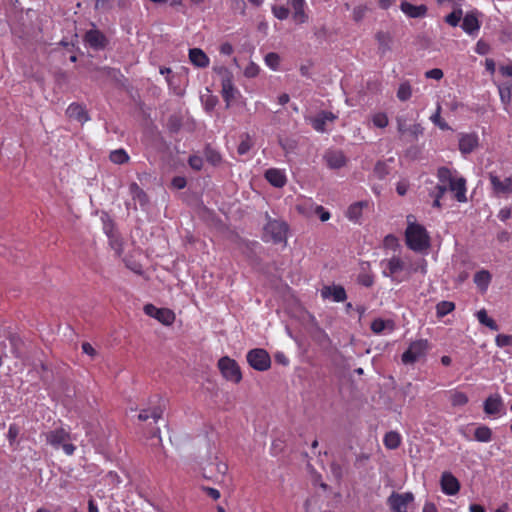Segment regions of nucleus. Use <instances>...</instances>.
<instances>
[{
    "label": "nucleus",
    "instance_id": "obj_17",
    "mask_svg": "<svg viewBox=\"0 0 512 512\" xmlns=\"http://www.w3.org/2000/svg\"><path fill=\"white\" fill-rule=\"evenodd\" d=\"M336 119L337 115L334 113L330 111H321L315 117L310 118V123L317 132L323 133L326 131V124L328 122H333Z\"/></svg>",
    "mask_w": 512,
    "mask_h": 512
},
{
    "label": "nucleus",
    "instance_id": "obj_4",
    "mask_svg": "<svg viewBox=\"0 0 512 512\" xmlns=\"http://www.w3.org/2000/svg\"><path fill=\"white\" fill-rule=\"evenodd\" d=\"M430 349V344L427 339H418L412 341L407 350L402 354L401 360L403 364H414L417 361L425 358Z\"/></svg>",
    "mask_w": 512,
    "mask_h": 512
},
{
    "label": "nucleus",
    "instance_id": "obj_45",
    "mask_svg": "<svg viewBox=\"0 0 512 512\" xmlns=\"http://www.w3.org/2000/svg\"><path fill=\"white\" fill-rule=\"evenodd\" d=\"M371 120L373 125L377 128H385L389 123L388 116L383 112L373 114Z\"/></svg>",
    "mask_w": 512,
    "mask_h": 512
},
{
    "label": "nucleus",
    "instance_id": "obj_13",
    "mask_svg": "<svg viewBox=\"0 0 512 512\" xmlns=\"http://www.w3.org/2000/svg\"><path fill=\"white\" fill-rule=\"evenodd\" d=\"M489 180L492 185L493 192L497 196L509 195L512 193V178L506 177L502 180L497 175L490 173Z\"/></svg>",
    "mask_w": 512,
    "mask_h": 512
},
{
    "label": "nucleus",
    "instance_id": "obj_38",
    "mask_svg": "<svg viewBox=\"0 0 512 512\" xmlns=\"http://www.w3.org/2000/svg\"><path fill=\"white\" fill-rule=\"evenodd\" d=\"M450 402L452 406H464L468 403V396L460 391H450Z\"/></svg>",
    "mask_w": 512,
    "mask_h": 512
},
{
    "label": "nucleus",
    "instance_id": "obj_20",
    "mask_svg": "<svg viewBox=\"0 0 512 512\" xmlns=\"http://www.w3.org/2000/svg\"><path fill=\"white\" fill-rule=\"evenodd\" d=\"M484 412L488 415H503V401L500 395H491L484 401Z\"/></svg>",
    "mask_w": 512,
    "mask_h": 512
},
{
    "label": "nucleus",
    "instance_id": "obj_8",
    "mask_svg": "<svg viewBox=\"0 0 512 512\" xmlns=\"http://www.w3.org/2000/svg\"><path fill=\"white\" fill-rule=\"evenodd\" d=\"M414 501L412 492L392 494L387 498V504L391 512H408V506Z\"/></svg>",
    "mask_w": 512,
    "mask_h": 512
},
{
    "label": "nucleus",
    "instance_id": "obj_49",
    "mask_svg": "<svg viewBox=\"0 0 512 512\" xmlns=\"http://www.w3.org/2000/svg\"><path fill=\"white\" fill-rule=\"evenodd\" d=\"M368 11V7L366 5H358L354 7L352 11V18L355 22H360L365 17Z\"/></svg>",
    "mask_w": 512,
    "mask_h": 512
},
{
    "label": "nucleus",
    "instance_id": "obj_39",
    "mask_svg": "<svg viewBox=\"0 0 512 512\" xmlns=\"http://www.w3.org/2000/svg\"><path fill=\"white\" fill-rule=\"evenodd\" d=\"M109 158L115 164H124L128 162L129 155L124 149H117L110 153Z\"/></svg>",
    "mask_w": 512,
    "mask_h": 512
},
{
    "label": "nucleus",
    "instance_id": "obj_51",
    "mask_svg": "<svg viewBox=\"0 0 512 512\" xmlns=\"http://www.w3.org/2000/svg\"><path fill=\"white\" fill-rule=\"evenodd\" d=\"M383 245L385 248L395 251L399 247V242L396 236L389 234L384 238Z\"/></svg>",
    "mask_w": 512,
    "mask_h": 512
},
{
    "label": "nucleus",
    "instance_id": "obj_32",
    "mask_svg": "<svg viewBox=\"0 0 512 512\" xmlns=\"http://www.w3.org/2000/svg\"><path fill=\"white\" fill-rule=\"evenodd\" d=\"M452 8L453 11L445 16V22L452 27H456L459 25L461 19H463V10L462 6H455Z\"/></svg>",
    "mask_w": 512,
    "mask_h": 512
},
{
    "label": "nucleus",
    "instance_id": "obj_9",
    "mask_svg": "<svg viewBox=\"0 0 512 512\" xmlns=\"http://www.w3.org/2000/svg\"><path fill=\"white\" fill-rule=\"evenodd\" d=\"M144 313L163 325H171L175 321V313L168 308H158L153 304H146L143 308Z\"/></svg>",
    "mask_w": 512,
    "mask_h": 512
},
{
    "label": "nucleus",
    "instance_id": "obj_55",
    "mask_svg": "<svg viewBox=\"0 0 512 512\" xmlns=\"http://www.w3.org/2000/svg\"><path fill=\"white\" fill-rule=\"evenodd\" d=\"M425 77L434 80H441L443 78V71L439 68H434L426 71Z\"/></svg>",
    "mask_w": 512,
    "mask_h": 512
},
{
    "label": "nucleus",
    "instance_id": "obj_63",
    "mask_svg": "<svg viewBox=\"0 0 512 512\" xmlns=\"http://www.w3.org/2000/svg\"><path fill=\"white\" fill-rule=\"evenodd\" d=\"M172 184L177 189H183L186 186V180L183 177H175Z\"/></svg>",
    "mask_w": 512,
    "mask_h": 512
},
{
    "label": "nucleus",
    "instance_id": "obj_56",
    "mask_svg": "<svg viewBox=\"0 0 512 512\" xmlns=\"http://www.w3.org/2000/svg\"><path fill=\"white\" fill-rule=\"evenodd\" d=\"M188 162L190 167L193 168L194 170H201L203 166L202 158L196 155L190 156Z\"/></svg>",
    "mask_w": 512,
    "mask_h": 512
},
{
    "label": "nucleus",
    "instance_id": "obj_36",
    "mask_svg": "<svg viewBox=\"0 0 512 512\" xmlns=\"http://www.w3.org/2000/svg\"><path fill=\"white\" fill-rule=\"evenodd\" d=\"M376 39L379 45V51L381 54H385L391 49V37L389 34L384 32H378L376 35Z\"/></svg>",
    "mask_w": 512,
    "mask_h": 512
},
{
    "label": "nucleus",
    "instance_id": "obj_10",
    "mask_svg": "<svg viewBox=\"0 0 512 512\" xmlns=\"http://www.w3.org/2000/svg\"><path fill=\"white\" fill-rule=\"evenodd\" d=\"M287 229L286 223L278 220L269 221L264 228L265 235L270 236L274 243H281L286 240Z\"/></svg>",
    "mask_w": 512,
    "mask_h": 512
},
{
    "label": "nucleus",
    "instance_id": "obj_24",
    "mask_svg": "<svg viewBox=\"0 0 512 512\" xmlns=\"http://www.w3.org/2000/svg\"><path fill=\"white\" fill-rule=\"evenodd\" d=\"M458 202H466V180L463 177L457 176L451 185L448 187Z\"/></svg>",
    "mask_w": 512,
    "mask_h": 512
},
{
    "label": "nucleus",
    "instance_id": "obj_54",
    "mask_svg": "<svg viewBox=\"0 0 512 512\" xmlns=\"http://www.w3.org/2000/svg\"><path fill=\"white\" fill-rule=\"evenodd\" d=\"M250 148H251V139L248 135H246L240 142L237 151L240 155H244L250 150Z\"/></svg>",
    "mask_w": 512,
    "mask_h": 512
},
{
    "label": "nucleus",
    "instance_id": "obj_7",
    "mask_svg": "<svg viewBox=\"0 0 512 512\" xmlns=\"http://www.w3.org/2000/svg\"><path fill=\"white\" fill-rule=\"evenodd\" d=\"M247 362L258 371H266L271 366V358L268 352L262 348L252 349L247 353Z\"/></svg>",
    "mask_w": 512,
    "mask_h": 512
},
{
    "label": "nucleus",
    "instance_id": "obj_28",
    "mask_svg": "<svg viewBox=\"0 0 512 512\" xmlns=\"http://www.w3.org/2000/svg\"><path fill=\"white\" fill-rule=\"evenodd\" d=\"M306 206H309L310 209L313 208L314 212L319 216V218L322 222L328 221L331 217L330 212L327 211L323 206L314 205V203L311 201H308V202H305L304 204L299 205L298 210L301 213L308 214V212L306 211Z\"/></svg>",
    "mask_w": 512,
    "mask_h": 512
},
{
    "label": "nucleus",
    "instance_id": "obj_50",
    "mask_svg": "<svg viewBox=\"0 0 512 512\" xmlns=\"http://www.w3.org/2000/svg\"><path fill=\"white\" fill-rule=\"evenodd\" d=\"M495 343L498 347L512 346V336L506 334H498L495 338Z\"/></svg>",
    "mask_w": 512,
    "mask_h": 512
},
{
    "label": "nucleus",
    "instance_id": "obj_19",
    "mask_svg": "<svg viewBox=\"0 0 512 512\" xmlns=\"http://www.w3.org/2000/svg\"><path fill=\"white\" fill-rule=\"evenodd\" d=\"M85 42L95 50L104 49L107 44L105 35L99 30L92 29L86 32Z\"/></svg>",
    "mask_w": 512,
    "mask_h": 512
},
{
    "label": "nucleus",
    "instance_id": "obj_3",
    "mask_svg": "<svg viewBox=\"0 0 512 512\" xmlns=\"http://www.w3.org/2000/svg\"><path fill=\"white\" fill-rule=\"evenodd\" d=\"M40 436L44 438L47 445L55 450L61 449L67 456H72L76 451V446L72 443L74 439L72 434L63 426L43 432Z\"/></svg>",
    "mask_w": 512,
    "mask_h": 512
},
{
    "label": "nucleus",
    "instance_id": "obj_34",
    "mask_svg": "<svg viewBox=\"0 0 512 512\" xmlns=\"http://www.w3.org/2000/svg\"><path fill=\"white\" fill-rule=\"evenodd\" d=\"M384 445L388 449H396L401 443V436L395 431H390L385 434L383 439Z\"/></svg>",
    "mask_w": 512,
    "mask_h": 512
},
{
    "label": "nucleus",
    "instance_id": "obj_52",
    "mask_svg": "<svg viewBox=\"0 0 512 512\" xmlns=\"http://www.w3.org/2000/svg\"><path fill=\"white\" fill-rule=\"evenodd\" d=\"M447 189L448 188L446 185L437 184L432 190H430L429 196L431 198L441 199L444 196V194L446 193Z\"/></svg>",
    "mask_w": 512,
    "mask_h": 512
},
{
    "label": "nucleus",
    "instance_id": "obj_11",
    "mask_svg": "<svg viewBox=\"0 0 512 512\" xmlns=\"http://www.w3.org/2000/svg\"><path fill=\"white\" fill-rule=\"evenodd\" d=\"M478 16L479 12L477 10L470 11L463 16L461 28L468 35L475 36L478 34L481 28Z\"/></svg>",
    "mask_w": 512,
    "mask_h": 512
},
{
    "label": "nucleus",
    "instance_id": "obj_14",
    "mask_svg": "<svg viewBox=\"0 0 512 512\" xmlns=\"http://www.w3.org/2000/svg\"><path fill=\"white\" fill-rule=\"evenodd\" d=\"M458 138L459 150L463 155L472 153L479 145V137L476 133H460Z\"/></svg>",
    "mask_w": 512,
    "mask_h": 512
},
{
    "label": "nucleus",
    "instance_id": "obj_37",
    "mask_svg": "<svg viewBox=\"0 0 512 512\" xmlns=\"http://www.w3.org/2000/svg\"><path fill=\"white\" fill-rule=\"evenodd\" d=\"M163 409L161 407H155L151 411L143 410L138 414V419L140 421H146L149 418L154 419V421H157L162 417Z\"/></svg>",
    "mask_w": 512,
    "mask_h": 512
},
{
    "label": "nucleus",
    "instance_id": "obj_2",
    "mask_svg": "<svg viewBox=\"0 0 512 512\" xmlns=\"http://www.w3.org/2000/svg\"><path fill=\"white\" fill-rule=\"evenodd\" d=\"M407 228L405 230V242L409 249L415 252H422L430 246V236L426 228L416 222L414 215L406 217Z\"/></svg>",
    "mask_w": 512,
    "mask_h": 512
},
{
    "label": "nucleus",
    "instance_id": "obj_40",
    "mask_svg": "<svg viewBox=\"0 0 512 512\" xmlns=\"http://www.w3.org/2000/svg\"><path fill=\"white\" fill-rule=\"evenodd\" d=\"M455 309V304L450 301H441L436 305L438 317H444Z\"/></svg>",
    "mask_w": 512,
    "mask_h": 512
},
{
    "label": "nucleus",
    "instance_id": "obj_43",
    "mask_svg": "<svg viewBox=\"0 0 512 512\" xmlns=\"http://www.w3.org/2000/svg\"><path fill=\"white\" fill-rule=\"evenodd\" d=\"M129 191L133 199L138 200L140 204H144L146 202V194L137 183H131Z\"/></svg>",
    "mask_w": 512,
    "mask_h": 512
},
{
    "label": "nucleus",
    "instance_id": "obj_58",
    "mask_svg": "<svg viewBox=\"0 0 512 512\" xmlns=\"http://www.w3.org/2000/svg\"><path fill=\"white\" fill-rule=\"evenodd\" d=\"M489 50V47L488 45L482 41V40H479L476 44V47H475V52L480 54V55H485Z\"/></svg>",
    "mask_w": 512,
    "mask_h": 512
},
{
    "label": "nucleus",
    "instance_id": "obj_48",
    "mask_svg": "<svg viewBox=\"0 0 512 512\" xmlns=\"http://www.w3.org/2000/svg\"><path fill=\"white\" fill-rule=\"evenodd\" d=\"M266 65L272 70H277L280 64V57L277 53L270 52L265 56Z\"/></svg>",
    "mask_w": 512,
    "mask_h": 512
},
{
    "label": "nucleus",
    "instance_id": "obj_12",
    "mask_svg": "<svg viewBox=\"0 0 512 512\" xmlns=\"http://www.w3.org/2000/svg\"><path fill=\"white\" fill-rule=\"evenodd\" d=\"M441 490L449 496L456 495L460 490L459 480L451 472H443L440 478Z\"/></svg>",
    "mask_w": 512,
    "mask_h": 512
},
{
    "label": "nucleus",
    "instance_id": "obj_21",
    "mask_svg": "<svg viewBox=\"0 0 512 512\" xmlns=\"http://www.w3.org/2000/svg\"><path fill=\"white\" fill-rule=\"evenodd\" d=\"M321 296L323 299L331 298L334 302H343L347 298L345 289L340 285L324 286Z\"/></svg>",
    "mask_w": 512,
    "mask_h": 512
},
{
    "label": "nucleus",
    "instance_id": "obj_23",
    "mask_svg": "<svg viewBox=\"0 0 512 512\" xmlns=\"http://www.w3.org/2000/svg\"><path fill=\"white\" fill-rule=\"evenodd\" d=\"M397 128L400 134H409L414 139H417L423 133V127L420 124L408 125L403 118H397Z\"/></svg>",
    "mask_w": 512,
    "mask_h": 512
},
{
    "label": "nucleus",
    "instance_id": "obj_60",
    "mask_svg": "<svg viewBox=\"0 0 512 512\" xmlns=\"http://www.w3.org/2000/svg\"><path fill=\"white\" fill-rule=\"evenodd\" d=\"M206 494L211 497L213 500H218L221 496L220 494V491L215 489V488H212V487H203L202 488Z\"/></svg>",
    "mask_w": 512,
    "mask_h": 512
},
{
    "label": "nucleus",
    "instance_id": "obj_16",
    "mask_svg": "<svg viewBox=\"0 0 512 512\" xmlns=\"http://www.w3.org/2000/svg\"><path fill=\"white\" fill-rule=\"evenodd\" d=\"M292 8V19L296 24H304L308 21L309 16L306 12L307 4L305 0H290Z\"/></svg>",
    "mask_w": 512,
    "mask_h": 512
},
{
    "label": "nucleus",
    "instance_id": "obj_25",
    "mask_svg": "<svg viewBox=\"0 0 512 512\" xmlns=\"http://www.w3.org/2000/svg\"><path fill=\"white\" fill-rule=\"evenodd\" d=\"M189 60L194 66L198 68H205L210 63L208 56L200 48H191L189 50Z\"/></svg>",
    "mask_w": 512,
    "mask_h": 512
},
{
    "label": "nucleus",
    "instance_id": "obj_15",
    "mask_svg": "<svg viewBox=\"0 0 512 512\" xmlns=\"http://www.w3.org/2000/svg\"><path fill=\"white\" fill-rule=\"evenodd\" d=\"M400 9L408 18L413 19L424 18L428 12V7L425 4L414 5L408 1H402Z\"/></svg>",
    "mask_w": 512,
    "mask_h": 512
},
{
    "label": "nucleus",
    "instance_id": "obj_42",
    "mask_svg": "<svg viewBox=\"0 0 512 512\" xmlns=\"http://www.w3.org/2000/svg\"><path fill=\"white\" fill-rule=\"evenodd\" d=\"M412 95V88L409 82L405 81L399 85L397 90V98L400 101H407Z\"/></svg>",
    "mask_w": 512,
    "mask_h": 512
},
{
    "label": "nucleus",
    "instance_id": "obj_27",
    "mask_svg": "<svg viewBox=\"0 0 512 512\" xmlns=\"http://www.w3.org/2000/svg\"><path fill=\"white\" fill-rule=\"evenodd\" d=\"M395 328V323L392 320H384L382 318L374 319L371 323V330L375 334H383L385 332H392Z\"/></svg>",
    "mask_w": 512,
    "mask_h": 512
},
{
    "label": "nucleus",
    "instance_id": "obj_61",
    "mask_svg": "<svg viewBox=\"0 0 512 512\" xmlns=\"http://www.w3.org/2000/svg\"><path fill=\"white\" fill-rule=\"evenodd\" d=\"M82 351L83 353L91 356V357H94L96 355V350L94 349V347L88 343V342H84L82 344Z\"/></svg>",
    "mask_w": 512,
    "mask_h": 512
},
{
    "label": "nucleus",
    "instance_id": "obj_1",
    "mask_svg": "<svg viewBox=\"0 0 512 512\" xmlns=\"http://www.w3.org/2000/svg\"><path fill=\"white\" fill-rule=\"evenodd\" d=\"M381 267L383 268L382 273L385 277L391 278L392 280L398 282L402 280L398 278V275L401 272H405L407 276L418 271H420L423 274L426 273V261L424 259H419L418 261L412 263L407 262L396 255L392 256L389 259L382 260Z\"/></svg>",
    "mask_w": 512,
    "mask_h": 512
},
{
    "label": "nucleus",
    "instance_id": "obj_59",
    "mask_svg": "<svg viewBox=\"0 0 512 512\" xmlns=\"http://www.w3.org/2000/svg\"><path fill=\"white\" fill-rule=\"evenodd\" d=\"M374 173H375L379 178H383V177L387 174V170H386V166H385V164H383V163H381V162H378V163L375 165Z\"/></svg>",
    "mask_w": 512,
    "mask_h": 512
},
{
    "label": "nucleus",
    "instance_id": "obj_64",
    "mask_svg": "<svg viewBox=\"0 0 512 512\" xmlns=\"http://www.w3.org/2000/svg\"><path fill=\"white\" fill-rule=\"evenodd\" d=\"M498 217L501 221H507L511 217V210L503 208L499 211Z\"/></svg>",
    "mask_w": 512,
    "mask_h": 512
},
{
    "label": "nucleus",
    "instance_id": "obj_22",
    "mask_svg": "<svg viewBox=\"0 0 512 512\" xmlns=\"http://www.w3.org/2000/svg\"><path fill=\"white\" fill-rule=\"evenodd\" d=\"M324 160L330 169H339L346 164V157L340 150H328Z\"/></svg>",
    "mask_w": 512,
    "mask_h": 512
},
{
    "label": "nucleus",
    "instance_id": "obj_57",
    "mask_svg": "<svg viewBox=\"0 0 512 512\" xmlns=\"http://www.w3.org/2000/svg\"><path fill=\"white\" fill-rule=\"evenodd\" d=\"M258 73L259 67L254 63H250L244 71L245 76L250 78L257 76Z\"/></svg>",
    "mask_w": 512,
    "mask_h": 512
},
{
    "label": "nucleus",
    "instance_id": "obj_18",
    "mask_svg": "<svg viewBox=\"0 0 512 512\" xmlns=\"http://www.w3.org/2000/svg\"><path fill=\"white\" fill-rule=\"evenodd\" d=\"M265 179L276 188H282L287 183L285 170L279 168H270L266 170Z\"/></svg>",
    "mask_w": 512,
    "mask_h": 512
},
{
    "label": "nucleus",
    "instance_id": "obj_31",
    "mask_svg": "<svg viewBox=\"0 0 512 512\" xmlns=\"http://www.w3.org/2000/svg\"><path fill=\"white\" fill-rule=\"evenodd\" d=\"M437 177L440 182L439 185H446L447 188L451 185V182L457 178L447 167H440L437 171Z\"/></svg>",
    "mask_w": 512,
    "mask_h": 512
},
{
    "label": "nucleus",
    "instance_id": "obj_5",
    "mask_svg": "<svg viewBox=\"0 0 512 512\" xmlns=\"http://www.w3.org/2000/svg\"><path fill=\"white\" fill-rule=\"evenodd\" d=\"M218 368L222 376L233 383H239L242 380V373L239 365L228 356H224L218 361Z\"/></svg>",
    "mask_w": 512,
    "mask_h": 512
},
{
    "label": "nucleus",
    "instance_id": "obj_62",
    "mask_svg": "<svg viewBox=\"0 0 512 512\" xmlns=\"http://www.w3.org/2000/svg\"><path fill=\"white\" fill-rule=\"evenodd\" d=\"M233 51H234L233 46L228 42L223 43L220 46V53L223 55H231L233 53Z\"/></svg>",
    "mask_w": 512,
    "mask_h": 512
},
{
    "label": "nucleus",
    "instance_id": "obj_29",
    "mask_svg": "<svg viewBox=\"0 0 512 512\" xmlns=\"http://www.w3.org/2000/svg\"><path fill=\"white\" fill-rule=\"evenodd\" d=\"M368 206V202L366 201H359L351 204L346 212V217L354 222L357 223L362 217L363 208Z\"/></svg>",
    "mask_w": 512,
    "mask_h": 512
},
{
    "label": "nucleus",
    "instance_id": "obj_35",
    "mask_svg": "<svg viewBox=\"0 0 512 512\" xmlns=\"http://www.w3.org/2000/svg\"><path fill=\"white\" fill-rule=\"evenodd\" d=\"M477 316V319L478 321L488 327L489 329L493 330V331H498L499 329V326L497 325V323L488 316L487 314V311L485 309H481L477 312L476 314Z\"/></svg>",
    "mask_w": 512,
    "mask_h": 512
},
{
    "label": "nucleus",
    "instance_id": "obj_30",
    "mask_svg": "<svg viewBox=\"0 0 512 512\" xmlns=\"http://www.w3.org/2000/svg\"><path fill=\"white\" fill-rule=\"evenodd\" d=\"M491 279V273L488 270L482 269L475 273L473 280L481 292H486L490 285Z\"/></svg>",
    "mask_w": 512,
    "mask_h": 512
},
{
    "label": "nucleus",
    "instance_id": "obj_33",
    "mask_svg": "<svg viewBox=\"0 0 512 512\" xmlns=\"http://www.w3.org/2000/svg\"><path fill=\"white\" fill-rule=\"evenodd\" d=\"M474 437L478 442L488 443L492 440V430L488 426L481 425L476 428Z\"/></svg>",
    "mask_w": 512,
    "mask_h": 512
},
{
    "label": "nucleus",
    "instance_id": "obj_41",
    "mask_svg": "<svg viewBox=\"0 0 512 512\" xmlns=\"http://www.w3.org/2000/svg\"><path fill=\"white\" fill-rule=\"evenodd\" d=\"M430 120L433 124L438 126L441 130H449L450 126L441 118V106L438 103L434 114L431 115Z\"/></svg>",
    "mask_w": 512,
    "mask_h": 512
},
{
    "label": "nucleus",
    "instance_id": "obj_53",
    "mask_svg": "<svg viewBox=\"0 0 512 512\" xmlns=\"http://www.w3.org/2000/svg\"><path fill=\"white\" fill-rule=\"evenodd\" d=\"M212 464L215 465V469L217 471L218 474L224 476L227 471H228V465L221 461L218 456H215L213 461H212Z\"/></svg>",
    "mask_w": 512,
    "mask_h": 512
},
{
    "label": "nucleus",
    "instance_id": "obj_26",
    "mask_svg": "<svg viewBox=\"0 0 512 512\" xmlns=\"http://www.w3.org/2000/svg\"><path fill=\"white\" fill-rule=\"evenodd\" d=\"M66 115L80 123H84L89 120L88 114L84 107L77 103H72L66 109Z\"/></svg>",
    "mask_w": 512,
    "mask_h": 512
},
{
    "label": "nucleus",
    "instance_id": "obj_47",
    "mask_svg": "<svg viewBox=\"0 0 512 512\" xmlns=\"http://www.w3.org/2000/svg\"><path fill=\"white\" fill-rule=\"evenodd\" d=\"M272 14L279 20H286L289 16V9L283 5H273L271 8Z\"/></svg>",
    "mask_w": 512,
    "mask_h": 512
},
{
    "label": "nucleus",
    "instance_id": "obj_6",
    "mask_svg": "<svg viewBox=\"0 0 512 512\" xmlns=\"http://www.w3.org/2000/svg\"><path fill=\"white\" fill-rule=\"evenodd\" d=\"M217 72L221 76V92L223 99L226 102V106L229 107L238 94V90L233 84V75L228 69L223 67L219 68Z\"/></svg>",
    "mask_w": 512,
    "mask_h": 512
},
{
    "label": "nucleus",
    "instance_id": "obj_44",
    "mask_svg": "<svg viewBox=\"0 0 512 512\" xmlns=\"http://www.w3.org/2000/svg\"><path fill=\"white\" fill-rule=\"evenodd\" d=\"M19 434H20L19 426L15 423L10 424L9 428H8V432H7V440L11 447H14L18 443L17 438H18Z\"/></svg>",
    "mask_w": 512,
    "mask_h": 512
},
{
    "label": "nucleus",
    "instance_id": "obj_46",
    "mask_svg": "<svg viewBox=\"0 0 512 512\" xmlns=\"http://www.w3.org/2000/svg\"><path fill=\"white\" fill-rule=\"evenodd\" d=\"M205 158L213 166H216V165L220 164V162L222 160L221 155L219 154V152H217L216 150H214V149H212L210 147H207L206 150H205Z\"/></svg>",
    "mask_w": 512,
    "mask_h": 512
}]
</instances>
